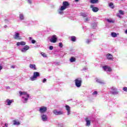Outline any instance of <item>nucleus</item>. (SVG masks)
Segmentation results:
<instances>
[{
  "instance_id": "f257e3e1",
  "label": "nucleus",
  "mask_w": 127,
  "mask_h": 127,
  "mask_svg": "<svg viewBox=\"0 0 127 127\" xmlns=\"http://www.w3.org/2000/svg\"><path fill=\"white\" fill-rule=\"evenodd\" d=\"M75 85L77 88H80L82 86V79L80 78H77L74 80Z\"/></svg>"
},
{
  "instance_id": "f03ea898",
  "label": "nucleus",
  "mask_w": 127,
  "mask_h": 127,
  "mask_svg": "<svg viewBox=\"0 0 127 127\" xmlns=\"http://www.w3.org/2000/svg\"><path fill=\"white\" fill-rule=\"evenodd\" d=\"M40 77V74H39V72H34L33 73V76L31 77L30 78L31 81H35L36 78Z\"/></svg>"
},
{
  "instance_id": "7ed1b4c3",
  "label": "nucleus",
  "mask_w": 127,
  "mask_h": 127,
  "mask_svg": "<svg viewBox=\"0 0 127 127\" xmlns=\"http://www.w3.org/2000/svg\"><path fill=\"white\" fill-rule=\"evenodd\" d=\"M63 5L61 7V10H64V9H66L67 8V6H69V4L68 1H65L63 2Z\"/></svg>"
},
{
  "instance_id": "20e7f679",
  "label": "nucleus",
  "mask_w": 127,
  "mask_h": 127,
  "mask_svg": "<svg viewBox=\"0 0 127 127\" xmlns=\"http://www.w3.org/2000/svg\"><path fill=\"white\" fill-rule=\"evenodd\" d=\"M47 111V107L44 106L41 107L39 110V112H40L41 114H44V113L46 112Z\"/></svg>"
},
{
  "instance_id": "39448f33",
  "label": "nucleus",
  "mask_w": 127,
  "mask_h": 127,
  "mask_svg": "<svg viewBox=\"0 0 127 127\" xmlns=\"http://www.w3.org/2000/svg\"><path fill=\"white\" fill-rule=\"evenodd\" d=\"M50 42H52V43H56L57 42V37H56V35H53L51 39L50 40Z\"/></svg>"
},
{
  "instance_id": "423d86ee",
  "label": "nucleus",
  "mask_w": 127,
  "mask_h": 127,
  "mask_svg": "<svg viewBox=\"0 0 127 127\" xmlns=\"http://www.w3.org/2000/svg\"><path fill=\"white\" fill-rule=\"evenodd\" d=\"M118 92L117 90V88L115 87H111V91H110V94H112V95H117Z\"/></svg>"
},
{
  "instance_id": "0eeeda50",
  "label": "nucleus",
  "mask_w": 127,
  "mask_h": 127,
  "mask_svg": "<svg viewBox=\"0 0 127 127\" xmlns=\"http://www.w3.org/2000/svg\"><path fill=\"white\" fill-rule=\"evenodd\" d=\"M90 7L91 8H92V10L93 12H97V11H99V8L95 7V5H91Z\"/></svg>"
},
{
  "instance_id": "6e6552de",
  "label": "nucleus",
  "mask_w": 127,
  "mask_h": 127,
  "mask_svg": "<svg viewBox=\"0 0 127 127\" xmlns=\"http://www.w3.org/2000/svg\"><path fill=\"white\" fill-rule=\"evenodd\" d=\"M121 15H124V14H125V12L122 10H120L119 11V13L117 14V16H118V17H119V18H121V17H122Z\"/></svg>"
},
{
  "instance_id": "1a4fd4ad",
  "label": "nucleus",
  "mask_w": 127,
  "mask_h": 127,
  "mask_svg": "<svg viewBox=\"0 0 127 127\" xmlns=\"http://www.w3.org/2000/svg\"><path fill=\"white\" fill-rule=\"evenodd\" d=\"M14 38V39H16L17 40H21L22 39L21 37L19 36V33H15Z\"/></svg>"
},
{
  "instance_id": "9d476101",
  "label": "nucleus",
  "mask_w": 127,
  "mask_h": 127,
  "mask_svg": "<svg viewBox=\"0 0 127 127\" xmlns=\"http://www.w3.org/2000/svg\"><path fill=\"white\" fill-rule=\"evenodd\" d=\"M85 122L86 123V126L89 127V126H91V120H89V118H85Z\"/></svg>"
},
{
  "instance_id": "9b49d317",
  "label": "nucleus",
  "mask_w": 127,
  "mask_h": 127,
  "mask_svg": "<svg viewBox=\"0 0 127 127\" xmlns=\"http://www.w3.org/2000/svg\"><path fill=\"white\" fill-rule=\"evenodd\" d=\"M28 49H29V46L26 45L25 46L24 48H22L21 50V52H26V51H27Z\"/></svg>"
},
{
  "instance_id": "f8f14e48",
  "label": "nucleus",
  "mask_w": 127,
  "mask_h": 127,
  "mask_svg": "<svg viewBox=\"0 0 127 127\" xmlns=\"http://www.w3.org/2000/svg\"><path fill=\"white\" fill-rule=\"evenodd\" d=\"M53 113L55 115H56V116H59V115H62L63 114L62 111H57L56 110H54Z\"/></svg>"
},
{
  "instance_id": "ddd939ff",
  "label": "nucleus",
  "mask_w": 127,
  "mask_h": 127,
  "mask_svg": "<svg viewBox=\"0 0 127 127\" xmlns=\"http://www.w3.org/2000/svg\"><path fill=\"white\" fill-rule=\"evenodd\" d=\"M5 102L6 103H7V106H10L11 105V103H13V100H10L9 99H7Z\"/></svg>"
},
{
  "instance_id": "4468645a",
  "label": "nucleus",
  "mask_w": 127,
  "mask_h": 127,
  "mask_svg": "<svg viewBox=\"0 0 127 127\" xmlns=\"http://www.w3.org/2000/svg\"><path fill=\"white\" fill-rule=\"evenodd\" d=\"M26 44V43L24 41H21L20 42H18L17 43L16 45L17 46H19L20 45H21L22 46H24Z\"/></svg>"
},
{
  "instance_id": "2eb2a0df",
  "label": "nucleus",
  "mask_w": 127,
  "mask_h": 127,
  "mask_svg": "<svg viewBox=\"0 0 127 127\" xmlns=\"http://www.w3.org/2000/svg\"><path fill=\"white\" fill-rule=\"evenodd\" d=\"M107 57L108 60H113V59H114V57H113V55L111 54H108L107 55Z\"/></svg>"
},
{
  "instance_id": "dca6fc26",
  "label": "nucleus",
  "mask_w": 127,
  "mask_h": 127,
  "mask_svg": "<svg viewBox=\"0 0 127 127\" xmlns=\"http://www.w3.org/2000/svg\"><path fill=\"white\" fill-rule=\"evenodd\" d=\"M19 94H20V96H22V95H25L26 97H27V98H29V95L27 94L26 92H21V91H19Z\"/></svg>"
},
{
  "instance_id": "f3484780",
  "label": "nucleus",
  "mask_w": 127,
  "mask_h": 127,
  "mask_svg": "<svg viewBox=\"0 0 127 127\" xmlns=\"http://www.w3.org/2000/svg\"><path fill=\"white\" fill-rule=\"evenodd\" d=\"M89 2L90 3L95 4V3H98V2H99V0H89Z\"/></svg>"
},
{
  "instance_id": "a211bd4d",
  "label": "nucleus",
  "mask_w": 127,
  "mask_h": 127,
  "mask_svg": "<svg viewBox=\"0 0 127 127\" xmlns=\"http://www.w3.org/2000/svg\"><path fill=\"white\" fill-rule=\"evenodd\" d=\"M29 67L31 69H33V70H36V66L35 64H30Z\"/></svg>"
},
{
  "instance_id": "6ab92c4d",
  "label": "nucleus",
  "mask_w": 127,
  "mask_h": 127,
  "mask_svg": "<svg viewBox=\"0 0 127 127\" xmlns=\"http://www.w3.org/2000/svg\"><path fill=\"white\" fill-rule=\"evenodd\" d=\"M65 108L67 112V115H69L70 114V106L69 105H66Z\"/></svg>"
},
{
  "instance_id": "aec40b11",
  "label": "nucleus",
  "mask_w": 127,
  "mask_h": 127,
  "mask_svg": "<svg viewBox=\"0 0 127 127\" xmlns=\"http://www.w3.org/2000/svg\"><path fill=\"white\" fill-rule=\"evenodd\" d=\"M41 118L43 121H47V116L46 115H43L41 116Z\"/></svg>"
},
{
  "instance_id": "412c9836",
  "label": "nucleus",
  "mask_w": 127,
  "mask_h": 127,
  "mask_svg": "<svg viewBox=\"0 0 127 127\" xmlns=\"http://www.w3.org/2000/svg\"><path fill=\"white\" fill-rule=\"evenodd\" d=\"M13 123L14 126H18L20 125V123L19 122H17L16 120L13 121Z\"/></svg>"
},
{
  "instance_id": "4be33fe9",
  "label": "nucleus",
  "mask_w": 127,
  "mask_h": 127,
  "mask_svg": "<svg viewBox=\"0 0 127 127\" xmlns=\"http://www.w3.org/2000/svg\"><path fill=\"white\" fill-rule=\"evenodd\" d=\"M70 62L71 63H73V62H75L76 61V58L74 57H72L70 60H69Z\"/></svg>"
},
{
  "instance_id": "5701e85b",
  "label": "nucleus",
  "mask_w": 127,
  "mask_h": 127,
  "mask_svg": "<svg viewBox=\"0 0 127 127\" xmlns=\"http://www.w3.org/2000/svg\"><path fill=\"white\" fill-rule=\"evenodd\" d=\"M109 6H110V7H111V8H115V5H114V3L113 2L109 3Z\"/></svg>"
},
{
  "instance_id": "b1692460",
  "label": "nucleus",
  "mask_w": 127,
  "mask_h": 127,
  "mask_svg": "<svg viewBox=\"0 0 127 127\" xmlns=\"http://www.w3.org/2000/svg\"><path fill=\"white\" fill-rule=\"evenodd\" d=\"M19 18L21 20H23V19H24V16H23L22 14H20Z\"/></svg>"
},
{
  "instance_id": "393cba45",
  "label": "nucleus",
  "mask_w": 127,
  "mask_h": 127,
  "mask_svg": "<svg viewBox=\"0 0 127 127\" xmlns=\"http://www.w3.org/2000/svg\"><path fill=\"white\" fill-rule=\"evenodd\" d=\"M106 20H107V21H108V22H109V23H114L115 22V21H114V20H113L111 19H107Z\"/></svg>"
},
{
  "instance_id": "a878e982",
  "label": "nucleus",
  "mask_w": 127,
  "mask_h": 127,
  "mask_svg": "<svg viewBox=\"0 0 127 127\" xmlns=\"http://www.w3.org/2000/svg\"><path fill=\"white\" fill-rule=\"evenodd\" d=\"M71 40L73 42H75V41H76V37H75L74 36H71Z\"/></svg>"
},
{
  "instance_id": "bb28decb",
  "label": "nucleus",
  "mask_w": 127,
  "mask_h": 127,
  "mask_svg": "<svg viewBox=\"0 0 127 127\" xmlns=\"http://www.w3.org/2000/svg\"><path fill=\"white\" fill-rule=\"evenodd\" d=\"M111 36H112V37H117V33L115 32L111 33Z\"/></svg>"
},
{
  "instance_id": "cd10ccee",
  "label": "nucleus",
  "mask_w": 127,
  "mask_h": 127,
  "mask_svg": "<svg viewBox=\"0 0 127 127\" xmlns=\"http://www.w3.org/2000/svg\"><path fill=\"white\" fill-rule=\"evenodd\" d=\"M108 67H109L108 65H104L103 66V69L104 70V71H107Z\"/></svg>"
},
{
  "instance_id": "c85d7f7f",
  "label": "nucleus",
  "mask_w": 127,
  "mask_h": 127,
  "mask_svg": "<svg viewBox=\"0 0 127 127\" xmlns=\"http://www.w3.org/2000/svg\"><path fill=\"white\" fill-rule=\"evenodd\" d=\"M96 82H97L98 83H99V84H104V83L103 82V81L100 80V79L98 78L96 79Z\"/></svg>"
},
{
  "instance_id": "c756f323",
  "label": "nucleus",
  "mask_w": 127,
  "mask_h": 127,
  "mask_svg": "<svg viewBox=\"0 0 127 127\" xmlns=\"http://www.w3.org/2000/svg\"><path fill=\"white\" fill-rule=\"evenodd\" d=\"M41 54L42 56H43V57H47V55H46V54H45V53L42 52Z\"/></svg>"
},
{
  "instance_id": "7c9ffc66",
  "label": "nucleus",
  "mask_w": 127,
  "mask_h": 127,
  "mask_svg": "<svg viewBox=\"0 0 127 127\" xmlns=\"http://www.w3.org/2000/svg\"><path fill=\"white\" fill-rule=\"evenodd\" d=\"M107 71H108V72H112V68L108 66V68H107Z\"/></svg>"
},
{
  "instance_id": "2f4dec72",
  "label": "nucleus",
  "mask_w": 127,
  "mask_h": 127,
  "mask_svg": "<svg viewBox=\"0 0 127 127\" xmlns=\"http://www.w3.org/2000/svg\"><path fill=\"white\" fill-rule=\"evenodd\" d=\"M59 46L61 48H62V47H63V44L62 43H60L59 44Z\"/></svg>"
},
{
  "instance_id": "473e14b6",
  "label": "nucleus",
  "mask_w": 127,
  "mask_h": 127,
  "mask_svg": "<svg viewBox=\"0 0 127 127\" xmlns=\"http://www.w3.org/2000/svg\"><path fill=\"white\" fill-rule=\"evenodd\" d=\"M31 43H33V44H35L36 41H35V40H32Z\"/></svg>"
},
{
  "instance_id": "72a5a7b5",
  "label": "nucleus",
  "mask_w": 127,
  "mask_h": 127,
  "mask_svg": "<svg viewBox=\"0 0 127 127\" xmlns=\"http://www.w3.org/2000/svg\"><path fill=\"white\" fill-rule=\"evenodd\" d=\"M123 91H125V92H127V87H123Z\"/></svg>"
},
{
  "instance_id": "f704fd0d",
  "label": "nucleus",
  "mask_w": 127,
  "mask_h": 127,
  "mask_svg": "<svg viewBox=\"0 0 127 127\" xmlns=\"http://www.w3.org/2000/svg\"><path fill=\"white\" fill-rule=\"evenodd\" d=\"M93 95H97L98 94V92L97 91H94L93 92Z\"/></svg>"
},
{
  "instance_id": "c9c22d12",
  "label": "nucleus",
  "mask_w": 127,
  "mask_h": 127,
  "mask_svg": "<svg viewBox=\"0 0 127 127\" xmlns=\"http://www.w3.org/2000/svg\"><path fill=\"white\" fill-rule=\"evenodd\" d=\"M50 50H53V46H50L49 47Z\"/></svg>"
},
{
  "instance_id": "e433bc0d",
  "label": "nucleus",
  "mask_w": 127,
  "mask_h": 127,
  "mask_svg": "<svg viewBox=\"0 0 127 127\" xmlns=\"http://www.w3.org/2000/svg\"><path fill=\"white\" fill-rule=\"evenodd\" d=\"M89 21V17H86V18H85V21Z\"/></svg>"
},
{
  "instance_id": "4c0bfd02",
  "label": "nucleus",
  "mask_w": 127,
  "mask_h": 127,
  "mask_svg": "<svg viewBox=\"0 0 127 127\" xmlns=\"http://www.w3.org/2000/svg\"><path fill=\"white\" fill-rule=\"evenodd\" d=\"M91 41H90V40H88L87 41H86V43H87V44H89L90 43Z\"/></svg>"
},
{
  "instance_id": "58836bf2",
  "label": "nucleus",
  "mask_w": 127,
  "mask_h": 127,
  "mask_svg": "<svg viewBox=\"0 0 127 127\" xmlns=\"http://www.w3.org/2000/svg\"><path fill=\"white\" fill-rule=\"evenodd\" d=\"M11 68H12V69H14V68H15V66L14 65H11Z\"/></svg>"
},
{
  "instance_id": "ea45409f",
  "label": "nucleus",
  "mask_w": 127,
  "mask_h": 127,
  "mask_svg": "<svg viewBox=\"0 0 127 127\" xmlns=\"http://www.w3.org/2000/svg\"><path fill=\"white\" fill-rule=\"evenodd\" d=\"M44 82H46V78H44V79L43 80V82L44 83Z\"/></svg>"
},
{
  "instance_id": "a19ab883",
  "label": "nucleus",
  "mask_w": 127,
  "mask_h": 127,
  "mask_svg": "<svg viewBox=\"0 0 127 127\" xmlns=\"http://www.w3.org/2000/svg\"><path fill=\"white\" fill-rule=\"evenodd\" d=\"M28 2L29 3H31V0H28Z\"/></svg>"
},
{
  "instance_id": "79ce46f5",
  "label": "nucleus",
  "mask_w": 127,
  "mask_h": 127,
  "mask_svg": "<svg viewBox=\"0 0 127 127\" xmlns=\"http://www.w3.org/2000/svg\"><path fill=\"white\" fill-rule=\"evenodd\" d=\"M82 16H83V17H86V16H87V15L86 14L82 15Z\"/></svg>"
},
{
  "instance_id": "37998d69",
  "label": "nucleus",
  "mask_w": 127,
  "mask_h": 127,
  "mask_svg": "<svg viewBox=\"0 0 127 127\" xmlns=\"http://www.w3.org/2000/svg\"><path fill=\"white\" fill-rule=\"evenodd\" d=\"M27 98H24V101H25V102H26L27 101Z\"/></svg>"
},
{
  "instance_id": "c03bdc74",
  "label": "nucleus",
  "mask_w": 127,
  "mask_h": 127,
  "mask_svg": "<svg viewBox=\"0 0 127 127\" xmlns=\"http://www.w3.org/2000/svg\"><path fill=\"white\" fill-rule=\"evenodd\" d=\"M7 126H8V125H7V124H5V127H7Z\"/></svg>"
},
{
  "instance_id": "a18cd8bd",
  "label": "nucleus",
  "mask_w": 127,
  "mask_h": 127,
  "mask_svg": "<svg viewBox=\"0 0 127 127\" xmlns=\"http://www.w3.org/2000/svg\"><path fill=\"white\" fill-rule=\"evenodd\" d=\"M59 13H60V14H61V13H63V12H62V11H60V12H59Z\"/></svg>"
},
{
  "instance_id": "49530a36",
  "label": "nucleus",
  "mask_w": 127,
  "mask_h": 127,
  "mask_svg": "<svg viewBox=\"0 0 127 127\" xmlns=\"http://www.w3.org/2000/svg\"><path fill=\"white\" fill-rule=\"evenodd\" d=\"M1 69H2V66H0V70H1Z\"/></svg>"
},
{
  "instance_id": "de8ad7c7",
  "label": "nucleus",
  "mask_w": 127,
  "mask_h": 127,
  "mask_svg": "<svg viewBox=\"0 0 127 127\" xmlns=\"http://www.w3.org/2000/svg\"><path fill=\"white\" fill-rule=\"evenodd\" d=\"M29 39H30V40H31V39H32V38L29 37Z\"/></svg>"
},
{
  "instance_id": "09e8293b",
  "label": "nucleus",
  "mask_w": 127,
  "mask_h": 127,
  "mask_svg": "<svg viewBox=\"0 0 127 127\" xmlns=\"http://www.w3.org/2000/svg\"><path fill=\"white\" fill-rule=\"evenodd\" d=\"M92 28H93V29L95 28V26H93Z\"/></svg>"
},
{
  "instance_id": "8fccbe9b",
  "label": "nucleus",
  "mask_w": 127,
  "mask_h": 127,
  "mask_svg": "<svg viewBox=\"0 0 127 127\" xmlns=\"http://www.w3.org/2000/svg\"><path fill=\"white\" fill-rule=\"evenodd\" d=\"M75 1H79V0H75Z\"/></svg>"
},
{
  "instance_id": "3c124183",
  "label": "nucleus",
  "mask_w": 127,
  "mask_h": 127,
  "mask_svg": "<svg viewBox=\"0 0 127 127\" xmlns=\"http://www.w3.org/2000/svg\"><path fill=\"white\" fill-rule=\"evenodd\" d=\"M94 25H96V24H95V23H94Z\"/></svg>"
},
{
  "instance_id": "603ef678",
  "label": "nucleus",
  "mask_w": 127,
  "mask_h": 127,
  "mask_svg": "<svg viewBox=\"0 0 127 127\" xmlns=\"http://www.w3.org/2000/svg\"><path fill=\"white\" fill-rule=\"evenodd\" d=\"M22 98H23V99H24V97H23Z\"/></svg>"
}]
</instances>
